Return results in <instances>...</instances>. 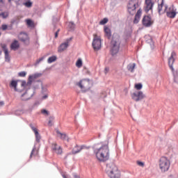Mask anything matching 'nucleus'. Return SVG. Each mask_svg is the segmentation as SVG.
Listing matches in <instances>:
<instances>
[{
	"label": "nucleus",
	"instance_id": "54",
	"mask_svg": "<svg viewBox=\"0 0 178 178\" xmlns=\"http://www.w3.org/2000/svg\"><path fill=\"white\" fill-rule=\"evenodd\" d=\"M12 1H15V0H8V3H10V5H12Z\"/></svg>",
	"mask_w": 178,
	"mask_h": 178
},
{
	"label": "nucleus",
	"instance_id": "53",
	"mask_svg": "<svg viewBox=\"0 0 178 178\" xmlns=\"http://www.w3.org/2000/svg\"><path fill=\"white\" fill-rule=\"evenodd\" d=\"M44 91H47L46 88H44V86L42 87V92H44Z\"/></svg>",
	"mask_w": 178,
	"mask_h": 178
},
{
	"label": "nucleus",
	"instance_id": "59",
	"mask_svg": "<svg viewBox=\"0 0 178 178\" xmlns=\"http://www.w3.org/2000/svg\"><path fill=\"white\" fill-rule=\"evenodd\" d=\"M150 41L152 42V38H150Z\"/></svg>",
	"mask_w": 178,
	"mask_h": 178
},
{
	"label": "nucleus",
	"instance_id": "7",
	"mask_svg": "<svg viewBox=\"0 0 178 178\" xmlns=\"http://www.w3.org/2000/svg\"><path fill=\"white\" fill-rule=\"evenodd\" d=\"M145 97V95H144V93L142 91H136L131 94V98L136 102L143 101Z\"/></svg>",
	"mask_w": 178,
	"mask_h": 178
},
{
	"label": "nucleus",
	"instance_id": "17",
	"mask_svg": "<svg viewBox=\"0 0 178 178\" xmlns=\"http://www.w3.org/2000/svg\"><path fill=\"white\" fill-rule=\"evenodd\" d=\"M34 94H35V90H33V92L31 95H29V92L26 91L21 95L22 101H29V99H31L34 96Z\"/></svg>",
	"mask_w": 178,
	"mask_h": 178
},
{
	"label": "nucleus",
	"instance_id": "10",
	"mask_svg": "<svg viewBox=\"0 0 178 178\" xmlns=\"http://www.w3.org/2000/svg\"><path fill=\"white\" fill-rule=\"evenodd\" d=\"M1 47L2 48L3 52H4V58L6 62H10V56L9 55V51L8 50V47L6 46V44H1Z\"/></svg>",
	"mask_w": 178,
	"mask_h": 178
},
{
	"label": "nucleus",
	"instance_id": "41",
	"mask_svg": "<svg viewBox=\"0 0 178 178\" xmlns=\"http://www.w3.org/2000/svg\"><path fill=\"white\" fill-rule=\"evenodd\" d=\"M1 29H2L3 31H5L8 30V25H6V24H3V25L1 26Z\"/></svg>",
	"mask_w": 178,
	"mask_h": 178
},
{
	"label": "nucleus",
	"instance_id": "2",
	"mask_svg": "<svg viewBox=\"0 0 178 178\" xmlns=\"http://www.w3.org/2000/svg\"><path fill=\"white\" fill-rule=\"evenodd\" d=\"M106 172L110 178H120V173L118 171V167L115 164H108L106 168Z\"/></svg>",
	"mask_w": 178,
	"mask_h": 178
},
{
	"label": "nucleus",
	"instance_id": "26",
	"mask_svg": "<svg viewBox=\"0 0 178 178\" xmlns=\"http://www.w3.org/2000/svg\"><path fill=\"white\" fill-rule=\"evenodd\" d=\"M134 67H136V63L129 64L127 66V70L133 73L134 71Z\"/></svg>",
	"mask_w": 178,
	"mask_h": 178
},
{
	"label": "nucleus",
	"instance_id": "40",
	"mask_svg": "<svg viewBox=\"0 0 178 178\" xmlns=\"http://www.w3.org/2000/svg\"><path fill=\"white\" fill-rule=\"evenodd\" d=\"M35 149H36L35 145H34L33 148L30 154V158H31L33 156V155L34 154V151H35Z\"/></svg>",
	"mask_w": 178,
	"mask_h": 178
},
{
	"label": "nucleus",
	"instance_id": "9",
	"mask_svg": "<svg viewBox=\"0 0 178 178\" xmlns=\"http://www.w3.org/2000/svg\"><path fill=\"white\" fill-rule=\"evenodd\" d=\"M92 45L95 51H99L102 45L101 39L99 38H94Z\"/></svg>",
	"mask_w": 178,
	"mask_h": 178
},
{
	"label": "nucleus",
	"instance_id": "50",
	"mask_svg": "<svg viewBox=\"0 0 178 178\" xmlns=\"http://www.w3.org/2000/svg\"><path fill=\"white\" fill-rule=\"evenodd\" d=\"M5 105V102L3 101H0V106H3Z\"/></svg>",
	"mask_w": 178,
	"mask_h": 178
},
{
	"label": "nucleus",
	"instance_id": "43",
	"mask_svg": "<svg viewBox=\"0 0 178 178\" xmlns=\"http://www.w3.org/2000/svg\"><path fill=\"white\" fill-rule=\"evenodd\" d=\"M33 23V21H31V19H27L26 20V24L29 25V26H31V24Z\"/></svg>",
	"mask_w": 178,
	"mask_h": 178
},
{
	"label": "nucleus",
	"instance_id": "30",
	"mask_svg": "<svg viewBox=\"0 0 178 178\" xmlns=\"http://www.w3.org/2000/svg\"><path fill=\"white\" fill-rule=\"evenodd\" d=\"M109 21L108 18H104L99 22V24L101 26H104V24H106V23Z\"/></svg>",
	"mask_w": 178,
	"mask_h": 178
},
{
	"label": "nucleus",
	"instance_id": "31",
	"mask_svg": "<svg viewBox=\"0 0 178 178\" xmlns=\"http://www.w3.org/2000/svg\"><path fill=\"white\" fill-rule=\"evenodd\" d=\"M11 24H19V18H13V19H11V22H10Z\"/></svg>",
	"mask_w": 178,
	"mask_h": 178
},
{
	"label": "nucleus",
	"instance_id": "39",
	"mask_svg": "<svg viewBox=\"0 0 178 178\" xmlns=\"http://www.w3.org/2000/svg\"><path fill=\"white\" fill-rule=\"evenodd\" d=\"M141 13H142V10H141V8H140V9L137 11V13H136V14L135 16H138V17H141Z\"/></svg>",
	"mask_w": 178,
	"mask_h": 178
},
{
	"label": "nucleus",
	"instance_id": "36",
	"mask_svg": "<svg viewBox=\"0 0 178 178\" xmlns=\"http://www.w3.org/2000/svg\"><path fill=\"white\" fill-rule=\"evenodd\" d=\"M135 87H136V90H141V88H143V84L137 83L135 85Z\"/></svg>",
	"mask_w": 178,
	"mask_h": 178
},
{
	"label": "nucleus",
	"instance_id": "14",
	"mask_svg": "<svg viewBox=\"0 0 178 178\" xmlns=\"http://www.w3.org/2000/svg\"><path fill=\"white\" fill-rule=\"evenodd\" d=\"M51 149L57 154V155H62V153L63 152V149H62V147L59 146L56 143H53L51 145Z\"/></svg>",
	"mask_w": 178,
	"mask_h": 178
},
{
	"label": "nucleus",
	"instance_id": "5",
	"mask_svg": "<svg viewBox=\"0 0 178 178\" xmlns=\"http://www.w3.org/2000/svg\"><path fill=\"white\" fill-rule=\"evenodd\" d=\"M139 6V0H130L127 5V9L129 15H134L136 13V9Z\"/></svg>",
	"mask_w": 178,
	"mask_h": 178
},
{
	"label": "nucleus",
	"instance_id": "58",
	"mask_svg": "<svg viewBox=\"0 0 178 178\" xmlns=\"http://www.w3.org/2000/svg\"><path fill=\"white\" fill-rule=\"evenodd\" d=\"M0 2H3V0H0Z\"/></svg>",
	"mask_w": 178,
	"mask_h": 178
},
{
	"label": "nucleus",
	"instance_id": "8",
	"mask_svg": "<svg viewBox=\"0 0 178 178\" xmlns=\"http://www.w3.org/2000/svg\"><path fill=\"white\" fill-rule=\"evenodd\" d=\"M164 12L167 14L168 17L170 19H175L176 17V11H175V8L173 6L170 7V10H168V5H165Z\"/></svg>",
	"mask_w": 178,
	"mask_h": 178
},
{
	"label": "nucleus",
	"instance_id": "13",
	"mask_svg": "<svg viewBox=\"0 0 178 178\" xmlns=\"http://www.w3.org/2000/svg\"><path fill=\"white\" fill-rule=\"evenodd\" d=\"M175 58H176V52L172 51L170 58H168V66L171 69L172 72L175 70L173 68V63H175Z\"/></svg>",
	"mask_w": 178,
	"mask_h": 178
},
{
	"label": "nucleus",
	"instance_id": "45",
	"mask_svg": "<svg viewBox=\"0 0 178 178\" xmlns=\"http://www.w3.org/2000/svg\"><path fill=\"white\" fill-rule=\"evenodd\" d=\"M42 113L45 114V115H49V113L48 112V111L44 109L42 110Z\"/></svg>",
	"mask_w": 178,
	"mask_h": 178
},
{
	"label": "nucleus",
	"instance_id": "29",
	"mask_svg": "<svg viewBox=\"0 0 178 178\" xmlns=\"http://www.w3.org/2000/svg\"><path fill=\"white\" fill-rule=\"evenodd\" d=\"M11 87L15 88V90L17 91V81H12L10 83Z\"/></svg>",
	"mask_w": 178,
	"mask_h": 178
},
{
	"label": "nucleus",
	"instance_id": "51",
	"mask_svg": "<svg viewBox=\"0 0 178 178\" xmlns=\"http://www.w3.org/2000/svg\"><path fill=\"white\" fill-rule=\"evenodd\" d=\"M109 72V67H106L104 70V72L106 74Z\"/></svg>",
	"mask_w": 178,
	"mask_h": 178
},
{
	"label": "nucleus",
	"instance_id": "37",
	"mask_svg": "<svg viewBox=\"0 0 178 178\" xmlns=\"http://www.w3.org/2000/svg\"><path fill=\"white\" fill-rule=\"evenodd\" d=\"M72 40H73V37H70L69 38H67L65 40V42H64V44H67V45H69V42H70V41H72Z\"/></svg>",
	"mask_w": 178,
	"mask_h": 178
},
{
	"label": "nucleus",
	"instance_id": "24",
	"mask_svg": "<svg viewBox=\"0 0 178 178\" xmlns=\"http://www.w3.org/2000/svg\"><path fill=\"white\" fill-rule=\"evenodd\" d=\"M165 0H161V3L158 4V13L159 15H161L162 13V8H163V3Z\"/></svg>",
	"mask_w": 178,
	"mask_h": 178
},
{
	"label": "nucleus",
	"instance_id": "15",
	"mask_svg": "<svg viewBox=\"0 0 178 178\" xmlns=\"http://www.w3.org/2000/svg\"><path fill=\"white\" fill-rule=\"evenodd\" d=\"M29 126L35 134L36 142L40 143L41 140V136L40 135V133H38V129H37V128H35L33 124H30Z\"/></svg>",
	"mask_w": 178,
	"mask_h": 178
},
{
	"label": "nucleus",
	"instance_id": "21",
	"mask_svg": "<svg viewBox=\"0 0 178 178\" xmlns=\"http://www.w3.org/2000/svg\"><path fill=\"white\" fill-rule=\"evenodd\" d=\"M20 41L24 42L26 45H29V44H30V38H29V35H27V33L24 34L23 36L20 38Z\"/></svg>",
	"mask_w": 178,
	"mask_h": 178
},
{
	"label": "nucleus",
	"instance_id": "22",
	"mask_svg": "<svg viewBox=\"0 0 178 178\" xmlns=\"http://www.w3.org/2000/svg\"><path fill=\"white\" fill-rule=\"evenodd\" d=\"M40 76H41V74H38V73L29 75V83H33V80H34V79H38V77H40Z\"/></svg>",
	"mask_w": 178,
	"mask_h": 178
},
{
	"label": "nucleus",
	"instance_id": "60",
	"mask_svg": "<svg viewBox=\"0 0 178 178\" xmlns=\"http://www.w3.org/2000/svg\"><path fill=\"white\" fill-rule=\"evenodd\" d=\"M1 34H2V33H0V36H1Z\"/></svg>",
	"mask_w": 178,
	"mask_h": 178
},
{
	"label": "nucleus",
	"instance_id": "52",
	"mask_svg": "<svg viewBox=\"0 0 178 178\" xmlns=\"http://www.w3.org/2000/svg\"><path fill=\"white\" fill-rule=\"evenodd\" d=\"M47 98H48V95H44L42 97V99H47Z\"/></svg>",
	"mask_w": 178,
	"mask_h": 178
},
{
	"label": "nucleus",
	"instance_id": "18",
	"mask_svg": "<svg viewBox=\"0 0 178 178\" xmlns=\"http://www.w3.org/2000/svg\"><path fill=\"white\" fill-rule=\"evenodd\" d=\"M84 148H86V145L79 146L78 145H76V146L72 150V155L79 154V152H80L82 149H84Z\"/></svg>",
	"mask_w": 178,
	"mask_h": 178
},
{
	"label": "nucleus",
	"instance_id": "35",
	"mask_svg": "<svg viewBox=\"0 0 178 178\" xmlns=\"http://www.w3.org/2000/svg\"><path fill=\"white\" fill-rule=\"evenodd\" d=\"M26 74H27V72L22 71L18 73V75L19 77H26Z\"/></svg>",
	"mask_w": 178,
	"mask_h": 178
},
{
	"label": "nucleus",
	"instance_id": "47",
	"mask_svg": "<svg viewBox=\"0 0 178 178\" xmlns=\"http://www.w3.org/2000/svg\"><path fill=\"white\" fill-rule=\"evenodd\" d=\"M53 120H54V117H50L49 120L48 122V124H51Z\"/></svg>",
	"mask_w": 178,
	"mask_h": 178
},
{
	"label": "nucleus",
	"instance_id": "34",
	"mask_svg": "<svg viewBox=\"0 0 178 178\" xmlns=\"http://www.w3.org/2000/svg\"><path fill=\"white\" fill-rule=\"evenodd\" d=\"M140 17H138V16H137V15H135V18H134V23L135 24H138V22H140Z\"/></svg>",
	"mask_w": 178,
	"mask_h": 178
},
{
	"label": "nucleus",
	"instance_id": "46",
	"mask_svg": "<svg viewBox=\"0 0 178 178\" xmlns=\"http://www.w3.org/2000/svg\"><path fill=\"white\" fill-rule=\"evenodd\" d=\"M137 163L139 166H144V163L143 161H137Z\"/></svg>",
	"mask_w": 178,
	"mask_h": 178
},
{
	"label": "nucleus",
	"instance_id": "19",
	"mask_svg": "<svg viewBox=\"0 0 178 178\" xmlns=\"http://www.w3.org/2000/svg\"><path fill=\"white\" fill-rule=\"evenodd\" d=\"M19 48H20V44H19V41L15 40L10 44V49L13 51H17Z\"/></svg>",
	"mask_w": 178,
	"mask_h": 178
},
{
	"label": "nucleus",
	"instance_id": "44",
	"mask_svg": "<svg viewBox=\"0 0 178 178\" xmlns=\"http://www.w3.org/2000/svg\"><path fill=\"white\" fill-rule=\"evenodd\" d=\"M59 31H60V29H58L56 32L55 33V38H58V35L59 34Z\"/></svg>",
	"mask_w": 178,
	"mask_h": 178
},
{
	"label": "nucleus",
	"instance_id": "4",
	"mask_svg": "<svg viewBox=\"0 0 178 178\" xmlns=\"http://www.w3.org/2000/svg\"><path fill=\"white\" fill-rule=\"evenodd\" d=\"M119 49H120V41L119 39H112L111 42V55L115 56V55L119 52Z\"/></svg>",
	"mask_w": 178,
	"mask_h": 178
},
{
	"label": "nucleus",
	"instance_id": "33",
	"mask_svg": "<svg viewBox=\"0 0 178 178\" xmlns=\"http://www.w3.org/2000/svg\"><path fill=\"white\" fill-rule=\"evenodd\" d=\"M42 60H44V57H41L39 59H38L35 63V66H38V65H40V63L42 62Z\"/></svg>",
	"mask_w": 178,
	"mask_h": 178
},
{
	"label": "nucleus",
	"instance_id": "20",
	"mask_svg": "<svg viewBox=\"0 0 178 178\" xmlns=\"http://www.w3.org/2000/svg\"><path fill=\"white\" fill-rule=\"evenodd\" d=\"M104 30L106 37H107L108 40L111 39V38L112 37V31L111 30V29H109V27H108L107 26H104Z\"/></svg>",
	"mask_w": 178,
	"mask_h": 178
},
{
	"label": "nucleus",
	"instance_id": "38",
	"mask_svg": "<svg viewBox=\"0 0 178 178\" xmlns=\"http://www.w3.org/2000/svg\"><path fill=\"white\" fill-rule=\"evenodd\" d=\"M1 15L2 16L3 19H6L9 14L8 13H1Z\"/></svg>",
	"mask_w": 178,
	"mask_h": 178
},
{
	"label": "nucleus",
	"instance_id": "1",
	"mask_svg": "<svg viewBox=\"0 0 178 178\" xmlns=\"http://www.w3.org/2000/svg\"><path fill=\"white\" fill-rule=\"evenodd\" d=\"M99 144H95L92 148L93 149V153L95 154L97 160L99 162H106L109 161V146L108 145H102L99 147Z\"/></svg>",
	"mask_w": 178,
	"mask_h": 178
},
{
	"label": "nucleus",
	"instance_id": "56",
	"mask_svg": "<svg viewBox=\"0 0 178 178\" xmlns=\"http://www.w3.org/2000/svg\"><path fill=\"white\" fill-rule=\"evenodd\" d=\"M63 178H67V177H66V175H63Z\"/></svg>",
	"mask_w": 178,
	"mask_h": 178
},
{
	"label": "nucleus",
	"instance_id": "32",
	"mask_svg": "<svg viewBox=\"0 0 178 178\" xmlns=\"http://www.w3.org/2000/svg\"><path fill=\"white\" fill-rule=\"evenodd\" d=\"M24 5L26 6V8H31V6H33V3L30 1H28L24 3Z\"/></svg>",
	"mask_w": 178,
	"mask_h": 178
},
{
	"label": "nucleus",
	"instance_id": "11",
	"mask_svg": "<svg viewBox=\"0 0 178 178\" xmlns=\"http://www.w3.org/2000/svg\"><path fill=\"white\" fill-rule=\"evenodd\" d=\"M149 15H145L142 19V24L144 27H151L152 22Z\"/></svg>",
	"mask_w": 178,
	"mask_h": 178
},
{
	"label": "nucleus",
	"instance_id": "16",
	"mask_svg": "<svg viewBox=\"0 0 178 178\" xmlns=\"http://www.w3.org/2000/svg\"><path fill=\"white\" fill-rule=\"evenodd\" d=\"M56 133L58 137H59V138H60V140H63V141L69 142V136H67V135L66 134L61 133L58 129L56 130Z\"/></svg>",
	"mask_w": 178,
	"mask_h": 178
},
{
	"label": "nucleus",
	"instance_id": "3",
	"mask_svg": "<svg viewBox=\"0 0 178 178\" xmlns=\"http://www.w3.org/2000/svg\"><path fill=\"white\" fill-rule=\"evenodd\" d=\"M169 168H170V161L168 159V157H161L159 160V168L161 172H168V170H169Z\"/></svg>",
	"mask_w": 178,
	"mask_h": 178
},
{
	"label": "nucleus",
	"instance_id": "49",
	"mask_svg": "<svg viewBox=\"0 0 178 178\" xmlns=\"http://www.w3.org/2000/svg\"><path fill=\"white\" fill-rule=\"evenodd\" d=\"M26 81H23L22 83V87H26Z\"/></svg>",
	"mask_w": 178,
	"mask_h": 178
},
{
	"label": "nucleus",
	"instance_id": "23",
	"mask_svg": "<svg viewBox=\"0 0 178 178\" xmlns=\"http://www.w3.org/2000/svg\"><path fill=\"white\" fill-rule=\"evenodd\" d=\"M67 47H69V44H65V42L62 43L58 47V52H63Z\"/></svg>",
	"mask_w": 178,
	"mask_h": 178
},
{
	"label": "nucleus",
	"instance_id": "57",
	"mask_svg": "<svg viewBox=\"0 0 178 178\" xmlns=\"http://www.w3.org/2000/svg\"><path fill=\"white\" fill-rule=\"evenodd\" d=\"M0 55H2V51L0 50Z\"/></svg>",
	"mask_w": 178,
	"mask_h": 178
},
{
	"label": "nucleus",
	"instance_id": "48",
	"mask_svg": "<svg viewBox=\"0 0 178 178\" xmlns=\"http://www.w3.org/2000/svg\"><path fill=\"white\" fill-rule=\"evenodd\" d=\"M72 175L74 178H80V176L77 175L76 173H73Z\"/></svg>",
	"mask_w": 178,
	"mask_h": 178
},
{
	"label": "nucleus",
	"instance_id": "42",
	"mask_svg": "<svg viewBox=\"0 0 178 178\" xmlns=\"http://www.w3.org/2000/svg\"><path fill=\"white\" fill-rule=\"evenodd\" d=\"M7 30H13V24H10V25L7 26Z\"/></svg>",
	"mask_w": 178,
	"mask_h": 178
},
{
	"label": "nucleus",
	"instance_id": "12",
	"mask_svg": "<svg viewBox=\"0 0 178 178\" xmlns=\"http://www.w3.org/2000/svg\"><path fill=\"white\" fill-rule=\"evenodd\" d=\"M154 3L152 0H145V6L144 7V10L146 13H148L149 10H152V8H154Z\"/></svg>",
	"mask_w": 178,
	"mask_h": 178
},
{
	"label": "nucleus",
	"instance_id": "25",
	"mask_svg": "<svg viewBox=\"0 0 178 178\" xmlns=\"http://www.w3.org/2000/svg\"><path fill=\"white\" fill-rule=\"evenodd\" d=\"M68 29L70 31H74V29H76V24H74V22H70L68 24Z\"/></svg>",
	"mask_w": 178,
	"mask_h": 178
},
{
	"label": "nucleus",
	"instance_id": "27",
	"mask_svg": "<svg viewBox=\"0 0 178 178\" xmlns=\"http://www.w3.org/2000/svg\"><path fill=\"white\" fill-rule=\"evenodd\" d=\"M55 60H56V56H50L48 58L47 63H53V62H55Z\"/></svg>",
	"mask_w": 178,
	"mask_h": 178
},
{
	"label": "nucleus",
	"instance_id": "55",
	"mask_svg": "<svg viewBox=\"0 0 178 178\" xmlns=\"http://www.w3.org/2000/svg\"><path fill=\"white\" fill-rule=\"evenodd\" d=\"M15 3H16L17 5H18V3H19V1H15Z\"/></svg>",
	"mask_w": 178,
	"mask_h": 178
},
{
	"label": "nucleus",
	"instance_id": "28",
	"mask_svg": "<svg viewBox=\"0 0 178 178\" xmlns=\"http://www.w3.org/2000/svg\"><path fill=\"white\" fill-rule=\"evenodd\" d=\"M76 67H81L83 66V60H81V58H79L76 63Z\"/></svg>",
	"mask_w": 178,
	"mask_h": 178
},
{
	"label": "nucleus",
	"instance_id": "6",
	"mask_svg": "<svg viewBox=\"0 0 178 178\" xmlns=\"http://www.w3.org/2000/svg\"><path fill=\"white\" fill-rule=\"evenodd\" d=\"M77 86L80 87L83 92H86V91H88V90L91 88V86H90V79H83V81H80L77 83Z\"/></svg>",
	"mask_w": 178,
	"mask_h": 178
}]
</instances>
